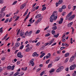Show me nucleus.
Listing matches in <instances>:
<instances>
[{
  "mask_svg": "<svg viewBox=\"0 0 76 76\" xmlns=\"http://www.w3.org/2000/svg\"><path fill=\"white\" fill-rule=\"evenodd\" d=\"M56 18L55 16H53V14H52L50 17V22H53L54 21V20L55 21L56 20Z\"/></svg>",
  "mask_w": 76,
  "mask_h": 76,
  "instance_id": "f257e3e1",
  "label": "nucleus"
},
{
  "mask_svg": "<svg viewBox=\"0 0 76 76\" xmlns=\"http://www.w3.org/2000/svg\"><path fill=\"white\" fill-rule=\"evenodd\" d=\"M76 65L75 64L72 65L69 67L70 70H73L76 68Z\"/></svg>",
  "mask_w": 76,
  "mask_h": 76,
  "instance_id": "f03ea898",
  "label": "nucleus"
},
{
  "mask_svg": "<svg viewBox=\"0 0 76 76\" xmlns=\"http://www.w3.org/2000/svg\"><path fill=\"white\" fill-rule=\"evenodd\" d=\"M64 68V67L63 66H60L57 70L56 72L58 73V72H60L62 69H63Z\"/></svg>",
  "mask_w": 76,
  "mask_h": 76,
  "instance_id": "7ed1b4c3",
  "label": "nucleus"
},
{
  "mask_svg": "<svg viewBox=\"0 0 76 76\" xmlns=\"http://www.w3.org/2000/svg\"><path fill=\"white\" fill-rule=\"evenodd\" d=\"M17 56L19 58H22L23 57V55H22V53L20 52L17 53Z\"/></svg>",
  "mask_w": 76,
  "mask_h": 76,
  "instance_id": "20e7f679",
  "label": "nucleus"
},
{
  "mask_svg": "<svg viewBox=\"0 0 76 76\" xmlns=\"http://www.w3.org/2000/svg\"><path fill=\"white\" fill-rule=\"evenodd\" d=\"M34 61V59H32L30 63L32 64V66H34L35 65V63Z\"/></svg>",
  "mask_w": 76,
  "mask_h": 76,
  "instance_id": "39448f33",
  "label": "nucleus"
},
{
  "mask_svg": "<svg viewBox=\"0 0 76 76\" xmlns=\"http://www.w3.org/2000/svg\"><path fill=\"white\" fill-rule=\"evenodd\" d=\"M56 12L55 11L53 12V16H55V18L56 19H57V13H56Z\"/></svg>",
  "mask_w": 76,
  "mask_h": 76,
  "instance_id": "423d86ee",
  "label": "nucleus"
},
{
  "mask_svg": "<svg viewBox=\"0 0 76 76\" xmlns=\"http://www.w3.org/2000/svg\"><path fill=\"white\" fill-rule=\"evenodd\" d=\"M32 50V47H29L28 48H27L26 50V52H28V51H31Z\"/></svg>",
  "mask_w": 76,
  "mask_h": 76,
  "instance_id": "0eeeda50",
  "label": "nucleus"
},
{
  "mask_svg": "<svg viewBox=\"0 0 76 76\" xmlns=\"http://www.w3.org/2000/svg\"><path fill=\"white\" fill-rule=\"evenodd\" d=\"M26 5V3H24V4H23L22 5L20 6V9H23V8L25 7Z\"/></svg>",
  "mask_w": 76,
  "mask_h": 76,
  "instance_id": "6e6552de",
  "label": "nucleus"
},
{
  "mask_svg": "<svg viewBox=\"0 0 76 76\" xmlns=\"http://www.w3.org/2000/svg\"><path fill=\"white\" fill-rule=\"evenodd\" d=\"M42 19V17L41 18H39L37 20V21H36L35 22V25H36V24H37V22H40L41 20V19Z\"/></svg>",
  "mask_w": 76,
  "mask_h": 76,
  "instance_id": "1a4fd4ad",
  "label": "nucleus"
},
{
  "mask_svg": "<svg viewBox=\"0 0 76 76\" xmlns=\"http://www.w3.org/2000/svg\"><path fill=\"white\" fill-rule=\"evenodd\" d=\"M41 16V14H38L35 17V19H37V18H39Z\"/></svg>",
  "mask_w": 76,
  "mask_h": 76,
  "instance_id": "9d476101",
  "label": "nucleus"
},
{
  "mask_svg": "<svg viewBox=\"0 0 76 76\" xmlns=\"http://www.w3.org/2000/svg\"><path fill=\"white\" fill-rule=\"evenodd\" d=\"M75 58V56H72V57H71L70 58V60H69L70 62H72L73 60V59Z\"/></svg>",
  "mask_w": 76,
  "mask_h": 76,
  "instance_id": "9b49d317",
  "label": "nucleus"
},
{
  "mask_svg": "<svg viewBox=\"0 0 76 76\" xmlns=\"http://www.w3.org/2000/svg\"><path fill=\"white\" fill-rule=\"evenodd\" d=\"M54 41V39H53L49 41V45H51L52 43H53Z\"/></svg>",
  "mask_w": 76,
  "mask_h": 76,
  "instance_id": "f8f14e48",
  "label": "nucleus"
},
{
  "mask_svg": "<svg viewBox=\"0 0 76 76\" xmlns=\"http://www.w3.org/2000/svg\"><path fill=\"white\" fill-rule=\"evenodd\" d=\"M73 25V22H71L70 23H69L68 24L67 26L68 27H70L71 25Z\"/></svg>",
  "mask_w": 76,
  "mask_h": 76,
  "instance_id": "ddd939ff",
  "label": "nucleus"
},
{
  "mask_svg": "<svg viewBox=\"0 0 76 76\" xmlns=\"http://www.w3.org/2000/svg\"><path fill=\"white\" fill-rule=\"evenodd\" d=\"M28 9H27L26 12H25L23 15V16H25L26 15H27V13H28Z\"/></svg>",
  "mask_w": 76,
  "mask_h": 76,
  "instance_id": "4468645a",
  "label": "nucleus"
},
{
  "mask_svg": "<svg viewBox=\"0 0 76 76\" xmlns=\"http://www.w3.org/2000/svg\"><path fill=\"white\" fill-rule=\"evenodd\" d=\"M71 17V15L70 14L68 15L66 17V20H67L68 18H70Z\"/></svg>",
  "mask_w": 76,
  "mask_h": 76,
  "instance_id": "2eb2a0df",
  "label": "nucleus"
},
{
  "mask_svg": "<svg viewBox=\"0 0 76 76\" xmlns=\"http://www.w3.org/2000/svg\"><path fill=\"white\" fill-rule=\"evenodd\" d=\"M63 0H60L58 1V4H62L63 3Z\"/></svg>",
  "mask_w": 76,
  "mask_h": 76,
  "instance_id": "dca6fc26",
  "label": "nucleus"
},
{
  "mask_svg": "<svg viewBox=\"0 0 76 76\" xmlns=\"http://www.w3.org/2000/svg\"><path fill=\"white\" fill-rule=\"evenodd\" d=\"M69 55H70V53H66L65 54V57H68Z\"/></svg>",
  "mask_w": 76,
  "mask_h": 76,
  "instance_id": "f3484780",
  "label": "nucleus"
},
{
  "mask_svg": "<svg viewBox=\"0 0 76 76\" xmlns=\"http://www.w3.org/2000/svg\"><path fill=\"white\" fill-rule=\"evenodd\" d=\"M57 29V26H54L52 27V29L53 30H56Z\"/></svg>",
  "mask_w": 76,
  "mask_h": 76,
  "instance_id": "a211bd4d",
  "label": "nucleus"
},
{
  "mask_svg": "<svg viewBox=\"0 0 76 76\" xmlns=\"http://www.w3.org/2000/svg\"><path fill=\"white\" fill-rule=\"evenodd\" d=\"M36 54H37V53L36 52L32 54L33 57H35V56H36Z\"/></svg>",
  "mask_w": 76,
  "mask_h": 76,
  "instance_id": "6ab92c4d",
  "label": "nucleus"
},
{
  "mask_svg": "<svg viewBox=\"0 0 76 76\" xmlns=\"http://www.w3.org/2000/svg\"><path fill=\"white\" fill-rule=\"evenodd\" d=\"M20 45V43L19 42H18L17 43H15V46L16 47H19Z\"/></svg>",
  "mask_w": 76,
  "mask_h": 76,
  "instance_id": "aec40b11",
  "label": "nucleus"
},
{
  "mask_svg": "<svg viewBox=\"0 0 76 76\" xmlns=\"http://www.w3.org/2000/svg\"><path fill=\"white\" fill-rule=\"evenodd\" d=\"M12 68V66H8L7 67V68L8 69V70H10V69H11Z\"/></svg>",
  "mask_w": 76,
  "mask_h": 76,
  "instance_id": "412c9836",
  "label": "nucleus"
},
{
  "mask_svg": "<svg viewBox=\"0 0 76 76\" xmlns=\"http://www.w3.org/2000/svg\"><path fill=\"white\" fill-rule=\"evenodd\" d=\"M66 8V5H63L62 6L61 9H65Z\"/></svg>",
  "mask_w": 76,
  "mask_h": 76,
  "instance_id": "4be33fe9",
  "label": "nucleus"
},
{
  "mask_svg": "<svg viewBox=\"0 0 76 76\" xmlns=\"http://www.w3.org/2000/svg\"><path fill=\"white\" fill-rule=\"evenodd\" d=\"M59 35V33H58L57 34V35H55L54 36V37H56V38H57V37H58Z\"/></svg>",
  "mask_w": 76,
  "mask_h": 76,
  "instance_id": "5701e85b",
  "label": "nucleus"
},
{
  "mask_svg": "<svg viewBox=\"0 0 76 76\" xmlns=\"http://www.w3.org/2000/svg\"><path fill=\"white\" fill-rule=\"evenodd\" d=\"M19 72H16L15 73L14 75H13V76H17V75H19Z\"/></svg>",
  "mask_w": 76,
  "mask_h": 76,
  "instance_id": "b1692460",
  "label": "nucleus"
},
{
  "mask_svg": "<svg viewBox=\"0 0 76 76\" xmlns=\"http://www.w3.org/2000/svg\"><path fill=\"white\" fill-rule=\"evenodd\" d=\"M45 71H43L40 74V76H42L44 74V72Z\"/></svg>",
  "mask_w": 76,
  "mask_h": 76,
  "instance_id": "393cba45",
  "label": "nucleus"
},
{
  "mask_svg": "<svg viewBox=\"0 0 76 76\" xmlns=\"http://www.w3.org/2000/svg\"><path fill=\"white\" fill-rule=\"evenodd\" d=\"M32 31H31L29 32H28V36H29L31 35V34H32Z\"/></svg>",
  "mask_w": 76,
  "mask_h": 76,
  "instance_id": "a878e982",
  "label": "nucleus"
},
{
  "mask_svg": "<svg viewBox=\"0 0 76 76\" xmlns=\"http://www.w3.org/2000/svg\"><path fill=\"white\" fill-rule=\"evenodd\" d=\"M45 55V53H43L40 56V58H42V57H43V56Z\"/></svg>",
  "mask_w": 76,
  "mask_h": 76,
  "instance_id": "bb28decb",
  "label": "nucleus"
},
{
  "mask_svg": "<svg viewBox=\"0 0 76 76\" xmlns=\"http://www.w3.org/2000/svg\"><path fill=\"white\" fill-rule=\"evenodd\" d=\"M54 71H55V70H54V69H51L50 72V73H53V72H54Z\"/></svg>",
  "mask_w": 76,
  "mask_h": 76,
  "instance_id": "cd10ccee",
  "label": "nucleus"
},
{
  "mask_svg": "<svg viewBox=\"0 0 76 76\" xmlns=\"http://www.w3.org/2000/svg\"><path fill=\"white\" fill-rule=\"evenodd\" d=\"M36 9V7H34L33 9H32L31 12H34L35 10Z\"/></svg>",
  "mask_w": 76,
  "mask_h": 76,
  "instance_id": "c85d7f7f",
  "label": "nucleus"
},
{
  "mask_svg": "<svg viewBox=\"0 0 76 76\" xmlns=\"http://www.w3.org/2000/svg\"><path fill=\"white\" fill-rule=\"evenodd\" d=\"M46 7H43V8L42 9V11H44V10H45V9H46Z\"/></svg>",
  "mask_w": 76,
  "mask_h": 76,
  "instance_id": "c756f323",
  "label": "nucleus"
},
{
  "mask_svg": "<svg viewBox=\"0 0 76 76\" xmlns=\"http://www.w3.org/2000/svg\"><path fill=\"white\" fill-rule=\"evenodd\" d=\"M53 66L52 64H50L48 65V68H50V67H51Z\"/></svg>",
  "mask_w": 76,
  "mask_h": 76,
  "instance_id": "7c9ffc66",
  "label": "nucleus"
},
{
  "mask_svg": "<svg viewBox=\"0 0 76 76\" xmlns=\"http://www.w3.org/2000/svg\"><path fill=\"white\" fill-rule=\"evenodd\" d=\"M55 33H56V31L54 30H52V34L53 35H54L55 34Z\"/></svg>",
  "mask_w": 76,
  "mask_h": 76,
  "instance_id": "2f4dec72",
  "label": "nucleus"
},
{
  "mask_svg": "<svg viewBox=\"0 0 76 76\" xmlns=\"http://www.w3.org/2000/svg\"><path fill=\"white\" fill-rule=\"evenodd\" d=\"M28 31H27L25 33V37H26L27 36V35H28Z\"/></svg>",
  "mask_w": 76,
  "mask_h": 76,
  "instance_id": "473e14b6",
  "label": "nucleus"
},
{
  "mask_svg": "<svg viewBox=\"0 0 76 76\" xmlns=\"http://www.w3.org/2000/svg\"><path fill=\"white\" fill-rule=\"evenodd\" d=\"M66 37H64L62 39V41L63 42H64V40H65V39H66Z\"/></svg>",
  "mask_w": 76,
  "mask_h": 76,
  "instance_id": "72a5a7b5",
  "label": "nucleus"
},
{
  "mask_svg": "<svg viewBox=\"0 0 76 76\" xmlns=\"http://www.w3.org/2000/svg\"><path fill=\"white\" fill-rule=\"evenodd\" d=\"M0 14L2 15V16H3V17L5 16V13L4 12H3L2 13H1Z\"/></svg>",
  "mask_w": 76,
  "mask_h": 76,
  "instance_id": "f704fd0d",
  "label": "nucleus"
},
{
  "mask_svg": "<svg viewBox=\"0 0 76 76\" xmlns=\"http://www.w3.org/2000/svg\"><path fill=\"white\" fill-rule=\"evenodd\" d=\"M9 21V18L7 19L4 21V23H7L8 21Z\"/></svg>",
  "mask_w": 76,
  "mask_h": 76,
  "instance_id": "c9c22d12",
  "label": "nucleus"
},
{
  "mask_svg": "<svg viewBox=\"0 0 76 76\" xmlns=\"http://www.w3.org/2000/svg\"><path fill=\"white\" fill-rule=\"evenodd\" d=\"M68 60H69V58H66L65 61V63H67V61H68Z\"/></svg>",
  "mask_w": 76,
  "mask_h": 76,
  "instance_id": "e433bc0d",
  "label": "nucleus"
},
{
  "mask_svg": "<svg viewBox=\"0 0 76 76\" xmlns=\"http://www.w3.org/2000/svg\"><path fill=\"white\" fill-rule=\"evenodd\" d=\"M24 35V32H22L20 34V36H22Z\"/></svg>",
  "mask_w": 76,
  "mask_h": 76,
  "instance_id": "4c0bfd02",
  "label": "nucleus"
},
{
  "mask_svg": "<svg viewBox=\"0 0 76 76\" xmlns=\"http://www.w3.org/2000/svg\"><path fill=\"white\" fill-rule=\"evenodd\" d=\"M20 17L18 16L16 18V19H15V20L14 21V22H15V21H16V20H17L19 19V18Z\"/></svg>",
  "mask_w": 76,
  "mask_h": 76,
  "instance_id": "58836bf2",
  "label": "nucleus"
},
{
  "mask_svg": "<svg viewBox=\"0 0 76 76\" xmlns=\"http://www.w3.org/2000/svg\"><path fill=\"white\" fill-rule=\"evenodd\" d=\"M39 32H40V30H38L36 32V34H39Z\"/></svg>",
  "mask_w": 76,
  "mask_h": 76,
  "instance_id": "ea45409f",
  "label": "nucleus"
},
{
  "mask_svg": "<svg viewBox=\"0 0 76 76\" xmlns=\"http://www.w3.org/2000/svg\"><path fill=\"white\" fill-rule=\"evenodd\" d=\"M11 68L12 70H14V69H15V65L12 66Z\"/></svg>",
  "mask_w": 76,
  "mask_h": 76,
  "instance_id": "a19ab883",
  "label": "nucleus"
},
{
  "mask_svg": "<svg viewBox=\"0 0 76 76\" xmlns=\"http://www.w3.org/2000/svg\"><path fill=\"white\" fill-rule=\"evenodd\" d=\"M17 3V1H15L12 4V5H14L15 4H16Z\"/></svg>",
  "mask_w": 76,
  "mask_h": 76,
  "instance_id": "79ce46f5",
  "label": "nucleus"
},
{
  "mask_svg": "<svg viewBox=\"0 0 76 76\" xmlns=\"http://www.w3.org/2000/svg\"><path fill=\"white\" fill-rule=\"evenodd\" d=\"M49 61H50V59H49L48 60H47L46 61V64H48V63H49Z\"/></svg>",
  "mask_w": 76,
  "mask_h": 76,
  "instance_id": "37998d69",
  "label": "nucleus"
},
{
  "mask_svg": "<svg viewBox=\"0 0 76 76\" xmlns=\"http://www.w3.org/2000/svg\"><path fill=\"white\" fill-rule=\"evenodd\" d=\"M32 20V18H31L29 20V22H30L31 23H33V22H32L31 21Z\"/></svg>",
  "mask_w": 76,
  "mask_h": 76,
  "instance_id": "c03bdc74",
  "label": "nucleus"
},
{
  "mask_svg": "<svg viewBox=\"0 0 76 76\" xmlns=\"http://www.w3.org/2000/svg\"><path fill=\"white\" fill-rule=\"evenodd\" d=\"M23 45H21L20 48V50H22V49H23Z\"/></svg>",
  "mask_w": 76,
  "mask_h": 76,
  "instance_id": "a18cd8bd",
  "label": "nucleus"
},
{
  "mask_svg": "<svg viewBox=\"0 0 76 76\" xmlns=\"http://www.w3.org/2000/svg\"><path fill=\"white\" fill-rule=\"evenodd\" d=\"M62 11L63 9L61 8H60L58 11L59 12H62Z\"/></svg>",
  "mask_w": 76,
  "mask_h": 76,
  "instance_id": "49530a36",
  "label": "nucleus"
},
{
  "mask_svg": "<svg viewBox=\"0 0 76 76\" xmlns=\"http://www.w3.org/2000/svg\"><path fill=\"white\" fill-rule=\"evenodd\" d=\"M50 33H48L45 35V37H48V36H50Z\"/></svg>",
  "mask_w": 76,
  "mask_h": 76,
  "instance_id": "de8ad7c7",
  "label": "nucleus"
},
{
  "mask_svg": "<svg viewBox=\"0 0 76 76\" xmlns=\"http://www.w3.org/2000/svg\"><path fill=\"white\" fill-rule=\"evenodd\" d=\"M73 19L71 17H70L68 19V20H72Z\"/></svg>",
  "mask_w": 76,
  "mask_h": 76,
  "instance_id": "09e8293b",
  "label": "nucleus"
},
{
  "mask_svg": "<svg viewBox=\"0 0 76 76\" xmlns=\"http://www.w3.org/2000/svg\"><path fill=\"white\" fill-rule=\"evenodd\" d=\"M5 59H6V58L5 57H2L1 58V60L2 61H4V60H5Z\"/></svg>",
  "mask_w": 76,
  "mask_h": 76,
  "instance_id": "8fccbe9b",
  "label": "nucleus"
},
{
  "mask_svg": "<svg viewBox=\"0 0 76 76\" xmlns=\"http://www.w3.org/2000/svg\"><path fill=\"white\" fill-rule=\"evenodd\" d=\"M48 44L50 45V43H47L45 44V46H47V45H48Z\"/></svg>",
  "mask_w": 76,
  "mask_h": 76,
  "instance_id": "3c124183",
  "label": "nucleus"
},
{
  "mask_svg": "<svg viewBox=\"0 0 76 76\" xmlns=\"http://www.w3.org/2000/svg\"><path fill=\"white\" fill-rule=\"evenodd\" d=\"M48 28H49V26H47L46 28H45L44 29L45 31H46V30L48 29Z\"/></svg>",
  "mask_w": 76,
  "mask_h": 76,
  "instance_id": "603ef678",
  "label": "nucleus"
},
{
  "mask_svg": "<svg viewBox=\"0 0 76 76\" xmlns=\"http://www.w3.org/2000/svg\"><path fill=\"white\" fill-rule=\"evenodd\" d=\"M3 0H0V4H2L3 3Z\"/></svg>",
  "mask_w": 76,
  "mask_h": 76,
  "instance_id": "864d4df0",
  "label": "nucleus"
},
{
  "mask_svg": "<svg viewBox=\"0 0 76 76\" xmlns=\"http://www.w3.org/2000/svg\"><path fill=\"white\" fill-rule=\"evenodd\" d=\"M57 43L55 42V43H53L52 45L51 46H54V45H56V44Z\"/></svg>",
  "mask_w": 76,
  "mask_h": 76,
  "instance_id": "5fc2aeb1",
  "label": "nucleus"
},
{
  "mask_svg": "<svg viewBox=\"0 0 76 76\" xmlns=\"http://www.w3.org/2000/svg\"><path fill=\"white\" fill-rule=\"evenodd\" d=\"M66 48V47H61V48L60 49L61 50H63V49H64V48Z\"/></svg>",
  "mask_w": 76,
  "mask_h": 76,
  "instance_id": "6e6d98bb",
  "label": "nucleus"
},
{
  "mask_svg": "<svg viewBox=\"0 0 76 76\" xmlns=\"http://www.w3.org/2000/svg\"><path fill=\"white\" fill-rule=\"evenodd\" d=\"M2 29L3 27H1L0 28V32H3V30H2Z\"/></svg>",
  "mask_w": 76,
  "mask_h": 76,
  "instance_id": "4d7b16f0",
  "label": "nucleus"
},
{
  "mask_svg": "<svg viewBox=\"0 0 76 76\" xmlns=\"http://www.w3.org/2000/svg\"><path fill=\"white\" fill-rule=\"evenodd\" d=\"M65 70L66 72H69V67H67L65 69Z\"/></svg>",
  "mask_w": 76,
  "mask_h": 76,
  "instance_id": "13d9d810",
  "label": "nucleus"
},
{
  "mask_svg": "<svg viewBox=\"0 0 76 76\" xmlns=\"http://www.w3.org/2000/svg\"><path fill=\"white\" fill-rule=\"evenodd\" d=\"M71 17L72 18V19H73V18H74L75 17V15H74Z\"/></svg>",
  "mask_w": 76,
  "mask_h": 76,
  "instance_id": "bf43d9fd",
  "label": "nucleus"
},
{
  "mask_svg": "<svg viewBox=\"0 0 76 76\" xmlns=\"http://www.w3.org/2000/svg\"><path fill=\"white\" fill-rule=\"evenodd\" d=\"M39 44H40V42H38L37 43H36V45H39Z\"/></svg>",
  "mask_w": 76,
  "mask_h": 76,
  "instance_id": "052dcab7",
  "label": "nucleus"
},
{
  "mask_svg": "<svg viewBox=\"0 0 76 76\" xmlns=\"http://www.w3.org/2000/svg\"><path fill=\"white\" fill-rule=\"evenodd\" d=\"M66 12H63V13L62 14V15L63 16H65V15H66Z\"/></svg>",
  "mask_w": 76,
  "mask_h": 76,
  "instance_id": "680f3d73",
  "label": "nucleus"
},
{
  "mask_svg": "<svg viewBox=\"0 0 76 76\" xmlns=\"http://www.w3.org/2000/svg\"><path fill=\"white\" fill-rule=\"evenodd\" d=\"M58 3H56V7H58Z\"/></svg>",
  "mask_w": 76,
  "mask_h": 76,
  "instance_id": "e2e57ef3",
  "label": "nucleus"
},
{
  "mask_svg": "<svg viewBox=\"0 0 76 76\" xmlns=\"http://www.w3.org/2000/svg\"><path fill=\"white\" fill-rule=\"evenodd\" d=\"M68 7V9H70L71 8V7L70 6V4H69V5Z\"/></svg>",
  "mask_w": 76,
  "mask_h": 76,
  "instance_id": "0e129e2a",
  "label": "nucleus"
},
{
  "mask_svg": "<svg viewBox=\"0 0 76 76\" xmlns=\"http://www.w3.org/2000/svg\"><path fill=\"white\" fill-rule=\"evenodd\" d=\"M20 61H18L17 62V64H18H18H20Z\"/></svg>",
  "mask_w": 76,
  "mask_h": 76,
  "instance_id": "69168bd1",
  "label": "nucleus"
},
{
  "mask_svg": "<svg viewBox=\"0 0 76 76\" xmlns=\"http://www.w3.org/2000/svg\"><path fill=\"white\" fill-rule=\"evenodd\" d=\"M59 24H61V23H63V22L61 21H60L59 22Z\"/></svg>",
  "mask_w": 76,
  "mask_h": 76,
  "instance_id": "338daca9",
  "label": "nucleus"
},
{
  "mask_svg": "<svg viewBox=\"0 0 76 76\" xmlns=\"http://www.w3.org/2000/svg\"><path fill=\"white\" fill-rule=\"evenodd\" d=\"M74 8L73 9V10H75V9L76 7V6H74L73 7Z\"/></svg>",
  "mask_w": 76,
  "mask_h": 76,
  "instance_id": "774afa93",
  "label": "nucleus"
}]
</instances>
